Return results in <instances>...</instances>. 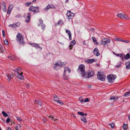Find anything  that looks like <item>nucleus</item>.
Instances as JSON below:
<instances>
[{
  "label": "nucleus",
  "mask_w": 130,
  "mask_h": 130,
  "mask_svg": "<svg viewBox=\"0 0 130 130\" xmlns=\"http://www.w3.org/2000/svg\"><path fill=\"white\" fill-rule=\"evenodd\" d=\"M97 76L99 79L102 81H104L105 80L106 76L104 74L103 72L102 71L98 72Z\"/></svg>",
  "instance_id": "obj_1"
},
{
  "label": "nucleus",
  "mask_w": 130,
  "mask_h": 130,
  "mask_svg": "<svg viewBox=\"0 0 130 130\" xmlns=\"http://www.w3.org/2000/svg\"><path fill=\"white\" fill-rule=\"evenodd\" d=\"M85 68V66L82 64L80 65L78 67V71L81 72L83 77L85 76L86 74Z\"/></svg>",
  "instance_id": "obj_2"
},
{
  "label": "nucleus",
  "mask_w": 130,
  "mask_h": 130,
  "mask_svg": "<svg viewBox=\"0 0 130 130\" xmlns=\"http://www.w3.org/2000/svg\"><path fill=\"white\" fill-rule=\"evenodd\" d=\"M39 7L38 6L35 7L31 6H30L29 8V10L30 12H33L34 14H35L36 12H39Z\"/></svg>",
  "instance_id": "obj_3"
},
{
  "label": "nucleus",
  "mask_w": 130,
  "mask_h": 130,
  "mask_svg": "<svg viewBox=\"0 0 130 130\" xmlns=\"http://www.w3.org/2000/svg\"><path fill=\"white\" fill-rule=\"evenodd\" d=\"M116 77V76L115 75H112L111 74H110L107 77V78L108 79V81L109 83H112Z\"/></svg>",
  "instance_id": "obj_4"
},
{
  "label": "nucleus",
  "mask_w": 130,
  "mask_h": 130,
  "mask_svg": "<svg viewBox=\"0 0 130 130\" xmlns=\"http://www.w3.org/2000/svg\"><path fill=\"white\" fill-rule=\"evenodd\" d=\"M110 40L109 39L104 38L101 40L100 43L101 44L105 45L106 44L110 43Z\"/></svg>",
  "instance_id": "obj_5"
},
{
  "label": "nucleus",
  "mask_w": 130,
  "mask_h": 130,
  "mask_svg": "<svg viewBox=\"0 0 130 130\" xmlns=\"http://www.w3.org/2000/svg\"><path fill=\"white\" fill-rule=\"evenodd\" d=\"M16 37L18 41L22 44H24V42L23 41V37L21 34L18 33Z\"/></svg>",
  "instance_id": "obj_6"
},
{
  "label": "nucleus",
  "mask_w": 130,
  "mask_h": 130,
  "mask_svg": "<svg viewBox=\"0 0 130 130\" xmlns=\"http://www.w3.org/2000/svg\"><path fill=\"white\" fill-rule=\"evenodd\" d=\"M31 15L29 13H25L24 15V17L25 18V22H29L30 21V17Z\"/></svg>",
  "instance_id": "obj_7"
},
{
  "label": "nucleus",
  "mask_w": 130,
  "mask_h": 130,
  "mask_svg": "<svg viewBox=\"0 0 130 130\" xmlns=\"http://www.w3.org/2000/svg\"><path fill=\"white\" fill-rule=\"evenodd\" d=\"M39 21L40 22V23L38 25V26H42L41 28L43 30H44L45 29V25L43 24V21L41 19H39Z\"/></svg>",
  "instance_id": "obj_8"
},
{
  "label": "nucleus",
  "mask_w": 130,
  "mask_h": 130,
  "mask_svg": "<svg viewBox=\"0 0 130 130\" xmlns=\"http://www.w3.org/2000/svg\"><path fill=\"white\" fill-rule=\"evenodd\" d=\"M66 64V62H60L59 63H56L55 64V66L54 67V68H56L57 66L61 67L62 66H63V65H65Z\"/></svg>",
  "instance_id": "obj_9"
},
{
  "label": "nucleus",
  "mask_w": 130,
  "mask_h": 130,
  "mask_svg": "<svg viewBox=\"0 0 130 130\" xmlns=\"http://www.w3.org/2000/svg\"><path fill=\"white\" fill-rule=\"evenodd\" d=\"M87 74L88 75L89 78L93 77L94 75V72L93 71H89L88 72H87Z\"/></svg>",
  "instance_id": "obj_10"
},
{
  "label": "nucleus",
  "mask_w": 130,
  "mask_h": 130,
  "mask_svg": "<svg viewBox=\"0 0 130 130\" xmlns=\"http://www.w3.org/2000/svg\"><path fill=\"white\" fill-rule=\"evenodd\" d=\"M23 74V72H22L21 73H18L16 74L17 77L19 79H22L24 77L22 75V74Z\"/></svg>",
  "instance_id": "obj_11"
},
{
  "label": "nucleus",
  "mask_w": 130,
  "mask_h": 130,
  "mask_svg": "<svg viewBox=\"0 0 130 130\" xmlns=\"http://www.w3.org/2000/svg\"><path fill=\"white\" fill-rule=\"evenodd\" d=\"M63 78L65 80H68L69 77V74H66V73H63Z\"/></svg>",
  "instance_id": "obj_12"
},
{
  "label": "nucleus",
  "mask_w": 130,
  "mask_h": 130,
  "mask_svg": "<svg viewBox=\"0 0 130 130\" xmlns=\"http://www.w3.org/2000/svg\"><path fill=\"white\" fill-rule=\"evenodd\" d=\"M71 71V70L68 67H66L64 68V73H66V74H69Z\"/></svg>",
  "instance_id": "obj_13"
},
{
  "label": "nucleus",
  "mask_w": 130,
  "mask_h": 130,
  "mask_svg": "<svg viewBox=\"0 0 130 130\" xmlns=\"http://www.w3.org/2000/svg\"><path fill=\"white\" fill-rule=\"evenodd\" d=\"M74 15V14L71 13L70 11H68V13L66 14V15L70 19H71L70 17L73 16Z\"/></svg>",
  "instance_id": "obj_14"
},
{
  "label": "nucleus",
  "mask_w": 130,
  "mask_h": 130,
  "mask_svg": "<svg viewBox=\"0 0 130 130\" xmlns=\"http://www.w3.org/2000/svg\"><path fill=\"white\" fill-rule=\"evenodd\" d=\"M96 61V60L94 59H88L86 60V61L89 64L92 63Z\"/></svg>",
  "instance_id": "obj_15"
},
{
  "label": "nucleus",
  "mask_w": 130,
  "mask_h": 130,
  "mask_svg": "<svg viewBox=\"0 0 130 130\" xmlns=\"http://www.w3.org/2000/svg\"><path fill=\"white\" fill-rule=\"evenodd\" d=\"M93 53L94 54L96 55L97 56H98L100 55L97 48H95L93 51Z\"/></svg>",
  "instance_id": "obj_16"
},
{
  "label": "nucleus",
  "mask_w": 130,
  "mask_h": 130,
  "mask_svg": "<svg viewBox=\"0 0 130 130\" xmlns=\"http://www.w3.org/2000/svg\"><path fill=\"white\" fill-rule=\"evenodd\" d=\"M75 43L76 41L75 40H73L71 41V42L69 46V47L70 48V50L72 49L73 46L75 45Z\"/></svg>",
  "instance_id": "obj_17"
},
{
  "label": "nucleus",
  "mask_w": 130,
  "mask_h": 130,
  "mask_svg": "<svg viewBox=\"0 0 130 130\" xmlns=\"http://www.w3.org/2000/svg\"><path fill=\"white\" fill-rule=\"evenodd\" d=\"M119 98L118 96H112L110 97V99L111 100H112L114 102L117 100Z\"/></svg>",
  "instance_id": "obj_18"
},
{
  "label": "nucleus",
  "mask_w": 130,
  "mask_h": 130,
  "mask_svg": "<svg viewBox=\"0 0 130 130\" xmlns=\"http://www.w3.org/2000/svg\"><path fill=\"white\" fill-rule=\"evenodd\" d=\"M126 68L127 70L130 69V61H128L126 62Z\"/></svg>",
  "instance_id": "obj_19"
},
{
  "label": "nucleus",
  "mask_w": 130,
  "mask_h": 130,
  "mask_svg": "<svg viewBox=\"0 0 130 130\" xmlns=\"http://www.w3.org/2000/svg\"><path fill=\"white\" fill-rule=\"evenodd\" d=\"M54 7V6H51L50 5H48L45 8V10L46 11H48V9L50 8H53Z\"/></svg>",
  "instance_id": "obj_20"
},
{
  "label": "nucleus",
  "mask_w": 130,
  "mask_h": 130,
  "mask_svg": "<svg viewBox=\"0 0 130 130\" xmlns=\"http://www.w3.org/2000/svg\"><path fill=\"white\" fill-rule=\"evenodd\" d=\"M116 56H119L121 58H122V59L123 60V58H124L125 57V55L123 53H122L120 54H116Z\"/></svg>",
  "instance_id": "obj_21"
},
{
  "label": "nucleus",
  "mask_w": 130,
  "mask_h": 130,
  "mask_svg": "<svg viewBox=\"0 0 130 130\" xmlns=\"http://www.w3.org/2000/svg\"><path fill=\"white\" fill-rule=\"evenodd\" d=\"M29 44L30 45H32V46H34L36 48H39L40 47L39 45L37 44H35L31 43H29Z\"/></svg>",
  "instance_id": "obj_22"
},
{
  "label": "nucleus",
  "mask_w": 130,
  "mask_h": 130,
  "mask_svg": "<svg viewBox=\"0 0 130 130\" xmlns=\"http://www.w3.org/2000/svg\"><path fill=\"white\" fill-rule=\"evenodd\" d=\"M8 79L10 80L13 77V76L12 74H9L7 75Z\"/></svg>",
  "instance_id": "obj_23"
},
{
  "label": "nucleus",
  "mask_w": 130,
  "mask_h": 130,
  "mask_svg": "<svg viewBox=\"0 0 130 130\" xmlns=\"http://www.w3.org/2000/svg\"><path fill=\"white\" fill-rule=\"evenodd\" d=\"M8 58L10 60H14L15 59V57L13 55L8 56Z\"/></svg>",
  "instance_id": "obj_24"
},
{
  "label": "nucleus",
  "mask_w": 130,
  "mask_h": 130,
  "mask_svg": "<svg viewBox=\"0 0 130 130\" xmlns=\"http://www.w3.org/2000/svg\"><path fill=\"white\" fill-rule=\"evenodd\" d=\"M117 17L120 18L121 19H123L124 18V14H122L121 13H119L117 14Z\"/></svg>",
  "instance_id": "obj_25"
},
{
  "label": "nucleus",
  "mask_w": 130,
  "mask_h": 130,
  "mask_svg": "<svg viewBox=\"0 0 130 130\" xmlns=\"http://www.w3.org/2000/svg\"><path fill=\"white\" fill-rule=\"evenodd\" d=\"M59 99H55V101H56L59 104H60L62 105L63 104V102L60 100H59Z\"/></svg>",
  "instance_id": "obj_26"
},
{
  "label": "nucleus",
  "mask_w": 130,
  "mask_h": 130,
  "mask_svg": "<svg viewBox=\"0 0 130 130\" xmlns=\"http://www.w3.org/2000/svg\"><path fill=\"white\" fill-rule=\"evenodd\" d=\"M124 18L126 20H130V18L126 14H124Z\"/></svg>",
  "instance_id": "obj_27"
},
{
  "label": "nucleus",
  "mask_w": 130,
  "mask_h": 130,
  "mask_svg": "<svg viewBox=\"0 0 130 130\" xmlns=\"http://www.w3.org/2000/svg\"><path fill=\"white\" fill-rule=\"evenodd\" d=\"M9 26L10 27L13 28H14L18 26L16 25V24H10Z\"/></svg>",
  "instance_id": "obj_28"
},
{
  "label": "nucleus",
  "mask_w": 130,
  "mask_h": 130,
  "mask_svg": "<svg viewBox=\"0 0 130 130\" xmlns=\"http://www.w3.org/2000/svg\"><path fill=\"white\" fill-rule=\"evenodd\" d=\"M92 38L93 40V41L94 42V44H97V42L96 38L94 37H92Z\"/></svg>",
  "instance_id": "obj_29"
},
{
  "label": "nucleus",
  "mask_w": 130,
  "mask_h": 130,
  "mask_svg": "<svg viewBox=\"0 0 130 130\" xmlns=\"http://www.w3.org/2000/svg\"><path fill=\"white\" fill-rule=\"evenodd\" d=\"M13 8V6L12 5H9L8 10L11 11L12 9Z\"/></svg>",
  "instance_id": "obj_30"
},
{
  "label": "nucleus",
  "mask_w": 130,
  "mask_h": 130,
  "mask_svg": "<svg viewBox=\"0 0 130 130\" xmlns=\"http://www.w3.org/2000/svg\"><path fill=\"white\" fill-rule=\"evenodd\" d=\"M81 120L82 121H83L84 122H86L87 120L86 118L84 117H82L81 118Z\"/></svg>",
  "instance_id": "obj_31"
},
{
  "label": "nucleus",
  "mask_w": 130,
  "mask_h": 130,
  "mask_svg": "<svg viewBox=\"0 0 130 130\" xmlns=\"http://www.w3.org/2000/svg\"><path fill=\"white\" fill-rule=\"evenodd\" d=\"M117 40L119 41H121L123 42H125L127 43L129 42V41L128 40H122L119 39H118V40Z\"/></svg>",
  "instance_id": "obj_32"
},
{
  "label": "nucleus",
  "mask_w": 130,
  "mask_h": 130,
  "mask_svg": "<svg viewBox=\"0 0 130 130\" xmlns=\"http://www.w3.org/2000/svg\"><path fill=\"white\" fill-rule=\"evenodd\" d=\"M124 96L125 97H127L130 96V93L129 91L125 93L124 94Z\"/></svg>",
  "instance_id": "obj_33"
},
{
  "label": "nucleus",
  "mask_w": 130,
  "mask_h": 130,
  "mask_svg": "<svg viewBox=\"0 0 130 130\" xmlns=\"http://www.w3.org/2000/svg\"><path fill=\"white\" fill-rule=\"evenodd\" d=\"M62 21L60 20L58 21L57 23L56 24V25H60L61 24H62Z\"/></svg>",
  "instance_id": "obj_34"
},
{
  "label": "nucleus",
  "mask_w": 130,
  "mask_h": 130,
  "mask_svg": "<svg viewBox=\"0 0 130 130\" xmlns=\"http://www.w3.org/2000/svg\"><path fill=\"white\" fill-rule=\"evenodd\" d=\"M35 103L39 105L40 106H41V103L40 101H37L36 100H35Z\"/></svg>",
  "instance_id": "obj_35"
},
{
  "label": "nucleus",
  "mask_w": 130,
  "mask_h": 130,
  "mask_svg": "<svg viewBox=\"0 0 130 130\" xmlns=\"http://www.w3.org/2000/svg\"><path fill=\"white\" fill-rule=\"evenodd\" d=\"M4 43L5 45H8L9 44V42L6 39L4 41Z\"/></svg>",
  "instance_id": "obj_36"
},
{
  "label": "nucleus",
  "mask_w": 130,
  "mask_h": 130,
  "mask_svg": "<svg viewBox=\"0 0 130 130\" xmlns=\"http://www.w3.org/2000/svg\"><path fill=\"white\" fill-rule=\"evenodd\" d=\"M2 114L3 115V116L5 117H8V115L4 111H3L2 112Z\"/></svg>",
  "instance_id": "obj_37"
},
{
  "label": "nucleus",
  "mask_w": 130,
  "mask_h": 130,
  "mask_svg": "<svg viewBox=\"0 0 130 130\" xmlns=\"http://www.w3.org/2000/svg\"><path fill=\"white\" fill-rule=\"evenodd\" d=\"M66 32L68 34V35L70 34H71V32L69 30V29L67 30V29H66Z\"/></svg>",
  "instance_id": "obj_38"
},
{
  "label": "nucleus",
  "mask_w": 130,
  "mask_h": 130,
  "mask_svg": "<svg viewBox=\"0 0 130 130\" xmlns=\"http://www.w3.org/2000/svg\"><path fill=\"white\" fill-rule=\"evenodd\" d=\"M77 114L79 115L82 116H84V114L83 112H77Z\"/></svg>",
  "instance_id": "obj_39"
},
{
  "label": "nucleus",
  "mask_w": 130,
  "mask_h": 130,
  "mask_svg": "<svg viewBox=\"0 0 130 130\" xmlns=\"http://www.w3.org/2000/svg\"><path fill=\"white\" fill-rule=\"evenodd\" d=\"M130 58V55L129 53H127L125 56V57L124 59H126L127 58Z\"/></svg>",
  "instance_id": "obj_40"
},
{
  "label": "nucleus",
  "mask_w": 130,
  "mask_h": 130,
  "mask_svg": "<svg viewBox=\"0 0 130 130\" xmlns=\"http://www.w3.org/2000/svg\"><path fill=\"white\" fill-rule=\"evenodd\" d=\"M14 71L15 72V75L16 74L18 73H18H19V72L18 71V68L15 69L14 70Z\"/></svg>",
  "instance_id": "obj_41"
},
{
  "label": "nucleus",
  "mask_w": 130,
  "mask_h": 130,
  "mask_svg": "<svg viewBox=\"0 0 130 130\" xmlns=\"http://www.w3.org/2000/svg\"><path fill=\"white\" fill-rule=\"evenodd\" d=\"M31 2H28L26 3L25 5L27 6H29L31 4Z\"/></svg>",
  "instance_id": "obj_42"
},
{
  "label": "nucleus",
  "mask_w": 130,
  "mask_h": 130,
  "mask_svg": "<svg viewBox=\"0 0 130 130\" xmlns=\"http://www.w3.org/2000/svg\"><path fill=\"white\" fill-rule=\"evenodd\" d=\"M47 117H48V118H51V120H54V121H55L56 120H57V119H54V117H52L51 116H47Z\"/></svg>",
  "instance_id": "obj_43"
},
{
  "label": "nucleus",
  "mask_w": 130,
  "mask_h": 130,
  "mask_svg": "<svg viewBox=\"0 0 130 130\" xmlns=\"http://www.w3.org/2000/svg\"><path fill=\"white\" fill-rule=\"evenodd\" d=\"M4 51V49L3 47H1L0 48V52L2 53H3Z\"/></svg>",
  "instance_id": "obj_44"
},
{
  "label": "nucleus",
  "mask_w": 130,
  "mask_h": 130,
  "mask_svg": "<svg viewBox=\"0 0 130 130\" xmlns=\"http://www.w3.org/2000/svg\"><path fill=\"white\" fill-rule=\"evenodd\" d=\"M17 120L19 121H22V120L19 117H17L16 118Z\"/></svg>",
  "instance_id": "obj_45"
},
{
  "label": "nucleus",
  "mask_w": 130,
  "mask_h": 130,
  "mask_svg": "<svg viewBox=\"0 0 130 130\" xmlns=\"http://www.w3.org/2000/svg\"><path fill=\"white\" fill-rule=\"evenodd\" d=\"M126 124H124L123 126V128L124 129L125 128H126Z\"/></svg>",
  "instance_id": "obj_46"
},
{
  "label": "nucleus",
  "mask_w": 130,
  "mask_h": 130,
  "mask_svg": "<svg viewBox=\"0 0 130 130\" xmlns=\"http://www.w3.org/2000/svg\"><path fill=\"white\" fill-rule=\"evenodd\" d=\"M3 33V37H5V31L4 30H3L2 31Z\"/></svg>",
  "instance_id": "obj_47"
},
{
  "label": "nucleus",
  "mask_w": 130,
  "mask_h": 130,
  "mask_svg": "<svg viewBox=\"0 0 130 130\" xmlns=\"http://www.w3.org/2000/svg\"><path fill=\"white\" fill-rule=\"evenodd\" d=\"M110 126H111V127L112 128H113L114 127L115 125L113 123H112L110 124Z\"/></svg>",
  "instance_id": "obj_48"
},
{
  "label": "nucleus",
  "mask_w": 130,
  "mask_h": 130,
  "mask_svg": "<svg viewBox=\"0 0 130 130\" xmlns=\"http://www.w3.org/2000/svg\"><path fill=\"white\" fill-rule=\"evenodd\" d=\"M121 66V63L120 62H119V64L118 65H117L116 66V67L118 68H119Z\"/></svg>",
  "instance_id": "obj_49"
},
{
  "label": "nucleus",
  "mask_w": 130,
  "mask_h": 130,
  "mask_svg": "<svg viewBox=\"0 0 130 130\" xmlns=\"http://www.w3.org/2000/svg\"><path fill=\"white\" fill-rule=\"evenodd\" d=\"M10 119L9 118H8L6 120V122L7 123H8L10 121Z\"/></svg>",
  "instance_id": "obj_50"
},
{
  "label": "nucleus",
  "mask_w": 130,
  "mask_h": 130,
  "mask_svg": "<svg viewBox=\"0 0 130 130\" xmlns=\"http://www.w3.org/2000/svg\"><path fill=\"white\" fill-rule=\"evenodd\" d=\"M88 99L87 98L85 99L84 100V102H86L89 101Z\"/></svg>",
  "instance_id": "obj_51"
},
{
  "label": "nucleus",
  "mask_w": 130,
  "mask_h": 130,
  "mask_svg": "<svg viewBox=\"0 0 130 130\" xmlns=\"http://www.w3.org/2000/svg\"><path fill=\"white\" fill-rule=\"evenodd\" d=\"M69 36V39L70 40H71L72 39V36L71 34L68 35Z\"/></svg>",
  "instance_id": "obj_52"
},
{
  "label": "nucleus",
  "mask_w": 130,
  "mask_h": 130,
  "mask_svg": "<svg viewBox=\"0 0 130 130\" xmlns=\"http://www.w3.org/2000/svg\"><path fill=\"white\" fill-rule=\"evenodd\" d=\"M53 97L55 99H58V98L56 95H53Z\"/></svg>",
  "instance_id": "obj_53"
},
{
  "label": "nucleus",
  "mask_w": 130,
  "mask_h": 130,
  "mask_svg": "<svg viewBox=\"0 0 130 130\" xmlns=\"http://www.w3.org/2000/svg\"><path fill=\"white\" fill-rule=\"evenodd\" d=\"M2 4L3 6L4 7H6V3L5 2H3L2 3Z\"/></svg>",
  "instance_id": "obj_54"
},
{
  "label": "nucleus",
  "mask_w": 130,
  "mask_h": 130,
  "mask_svg": "<svg viewBox=\"0 0 130 130\" xmlns=\"http://www.w3.org/2000/svg\"><path fill=\"white\" fill-rule=\"evenodd\" d=\"M6 10V7H4V8L3 9V11L4 12H5Z\"/></svg>",
  "instance_id": "obj_55"
},
{
  "label": "nucleus",
  "mask_w": 130,
  "mask_h": 130,
  "mask_svg": "<svg viewBox=\"0 0 130 130\" xmlns=\"http://www.w3.org/2000/svg\"><path fill=\"white\" fill-rule=\"evenodd\" d=\"M11 11L8 10H7V13L8 14H9L10 13Z\"/></svg>",
  "instance_id": "obj_56"
},
{
  "label": "nucleus",
  "mask_w": 130,
  "mask_h": 130,
  "mask_svg": "<svg viewBox=\"0 0 130 130\" xmlns=\"http://www.w3.org/2000/svg\"><path fill=\"white\" fill-rule=\"evenodd\" d=\"M18 68V71H19V73H20L21 72V69L20 68Z\"/></svg>",
  "instance_id": "obj_57"
},
{
  "label": "nucleus",
  "mask_w": 130,
  "mask_h": 130,
  "mask_svg": "<svg viewBox=\"0 0 130 130\" xmlns=\"http://www.w3.org/2000/svg\"><path fill=\"white\" fill-rule=\"evenodd\" d=\"M15 129H16V130H19V128L18 126H17L16 127Z\"/></svg>",
  "instance_id": "obj_58"
},
{
  "label": "nucleus",
  "mask_w": 130,
  "mask_h": 130,
  "mask_svg": "<svg viewBox=\"0 0 130 130\" xmlns=\"http://www.w3.org/2000/svg\"><path fill=\"white\" fill-rule=\"evenodd\" d=\"M83 45H85V44H86V42L85 41H84L83 42Z\"/></svg>",
  "instance_id": "obj_59"
},
{
  "label": "nucleus",
  "mask_w": 130,
  "mask_h": 130,
  "mask_svg": "<svg viewBox=\"0 0 130 130\" xmlns=\"http://www.w3.org/2000/svg\"><path fill=\"white\" fill-rule=\"evenodd\" d=\"M84 100H80V101L81 102H84Z\"/></svg>",
  "instance_id": "obj_60"
},
{
  "label": "nucleus",
  "mask_w": 130,
  "mask_h": 130,
  "mask_svg": "<svg viewBox=\"0 0 130 130\" xmlns=\"http://www.w3.org/2000/svg\"><path fill=\"white\" fill-rule=\"evenodd\" d=\"M8 130H11V129L10 127H8Z\"/></svg>",
  "instance_id": "obj_61"
},
{
  "label": "nucleus",
  "mask_w": 130,
  "mask_h": 130,
  "mask_svg": "<svg viewBox=\"0 0 130 130\" xmlns=\"http://www.w3.org/2000/svg\"><path fill=\"white\" fill-rule=\"evenodd\" d=\"M36 0H33L32 2H35L36 1Z\"/></svg>",
  "instance_id": "obj_62"
},
{
  "label": "nucleus",
  "mask_w": 130,
  "mask_h": 130,
  "mask_svg": "<svg viewBox=\"0 0 130 130\" xmlns=\"http://www.w3.org/2000/svg\"><path fill=\"white\" fill-rule=\"evenodd\" d=\"M26 87L27 88H28V84H27L26 85Z\"/></svg>",
  "instance_id": "obj_63"
},
{
  "label": "nucleus",
  "mask_w": 130,
  "mask_h": 130,
  "mask_svg": "<svg viewBox=\"0 0 130 130\" xmlns=\"http://www.w3.org/2000/svg\"><path fill=\"white\" fill-rule=\"evenodd\" d=\"M128 119L129 120H130V116H128Z\"/></svg>",
  "instance_id": "obj_64"
}]
</instances>
